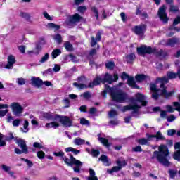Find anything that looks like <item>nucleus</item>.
Instances as JSON below:
<instances>
[{
    "label": "nucleus",
    "mask_w": 180,
    "mask_h": 180,
    "mask_svg": "<svg viewBox=\"0 0 180 180\" xmlns=\"http://www.w3.org/2000/svg\"><path fill=\"white\" fill-rule=\"evenodd\" d=\"M178 75V71L177 74L174 72H167V77H163L162 78H158L156 82L157 84H160V89H157V86L155 84H151L150 85V91L153 92L152 98L155 99V101H157L160 95H163L165 98L172 96V95H174V91L167 92L165 86H164V84H168L169 79H174V78H176Z\"/></svg>",
    "instance_id": "obj_1"
},
{
    "label": "nucleus",
    "mask_w": 180,
    "mask_h": 180,
    "mask_svg": "<svg viewBox=\"0 0 180 180\" xmlns=\"http://www.w3.org/2000/svg\"><path fill=\"white\" fill-rule=\"evenodd\" d=\"M106 94H110L112 101L119 102V103H124L128 98L127 94H126V92L116 86L110 88L108 85H105V90L102 93L103 98L106 96Z\"/></svg>",
    "instance_id": "obj_2"
},
{
    "label": "nucleus",
    "mask_w": 180,
    "mask_h": 180,
    "mask_svg": "<svg viewBox=\"0 0 180 180\" xmlns=\"http://www.w3.org/2000/svg\"><path fill=\"white\" fill-rule=\"evenodd\" d=\"M135 98H131V103L129 105L124 106L121 110L122 112H127V110H132V114L139 113V110L141 106H146L147 101H146V96L142 94L138 93L136 94Z\"/></svg>",
    "instance_id": "obj_3"
},
{
    "label": "nucleus",
    "mask_w": 180,
    "mask_h": 180,
    "mask_svg": "<svg viewBox=\"0 0 180 180\" xmlns=\"http://www.w3.org/2000/svg\"><path fill=\"white\" fill-rule=\"evenodd\" d=\"M42 116L48 120H56L60 122L63 126L65 127H71L72 126V120L68 116H61L58 114L51 112H44Z\"/></svg>",
    "instance_id": "obj_4"
},
{
    "label": "nucleus",
    "mask_w": 180,
    "mask_h": 180,
    "mask_svg": "<svg viewBox=\"0 0 180 180\" xmlns=\"http://www.w3.org/2000/svg\"><path fill=\"white\" fill-rule=\"evenodd\" d=\"M159 151H155L152 158H157V160L165 165V167L169 166V161L167 159L168 157V147L165 145H160L158 148Z\"/></svg>",
    "instance_id": "obj_5"
},
{
    "label": "nucleus",
    "mask_w": 180,
    "mask_h": 180,
    "mask_svg": "<svg viewBox=\"0 0 180 180\" xmlns=\"http://www.w3.org/2000/svg\"><path fill=\"white\" fill-rule=\"evenodd\" d=\"M85 81H86V79L84 76L80 77L78 78L79 83L75 82L73 83V85L77 89L81 90V89H86V88H94V86H96V85H99L101 82H103V79H101V77H96V79H94L93 82L89 83V84L87 86L85 84Z\"/></svg>",
    "instance_id": "obj_6"
},
{
    "label": "nucleus",
    "mask_w": 180,
    "mask_h": 180,
    "mask_svg": "<svg viewBox=\"0 0 180 180\" xmlns=\"http://www.w3.org/2000/svg\"><path fill=\"white\" fill-rule=\"evenodd\" d=\"M63 160L67 165L71 167L72 165H76L73 167V171L75 172H79L81 171V167H82V162L79 161V160L75 159L73 156H70V158L68 159L67 157H63Z\"/></svg>",
    "instance_id": "obj_7"
},
{
    "label": "nucleus",
    "mask_w": 180,
    "mask_h": 180,
    "mask_svg": "<svg viewBox=\"0 0 180 180\" xmlns=\"http://www.w3.org/2000/svg\"><path fill=\"white\" fill-rule=\"evenodd\" d=\"M16 143L18 144V148L15 149V154H27V146H26V141L22 139H19L16 141Z\"/></svg>",
    "instance_id": "obj_8"
},
{
    "label": "nucleus",
    "mask_w": 180,
    "mask_h": 180,
    "mask_svg": "<svg viewBox=\"0 0 180 180\" xmlns=\"http://www.w3.org/2000/svg\"><path fill=\"white\" fill-rule=\"evenodd\" d=\"M117 166L113 167L111 169H108L107 172L108 174H113V172H119L122 169V167H126V160L123 158H120L116 161Z\"/></svg>",
    "instance_id": "obj_9"
},
{
    "label": "nucleus",
    "mask_w": 180,
    "mask_h": 180,
    "mask_svg": "<svg viewBox=\"0 0 180 180\" xmlns=\"http://www.w3.org/2000/svg\"><path fill=\"white\" fill-rule=\"evenodd\" d=\"M156 51L157 49L146 45L137 48V53L138 54H140V56H144V54H153V53H156Z\"/></svg>",
    "instance_id": "obj_10"
},
{
    "label": "nucleus",
    "mask_w": 180,
    "mask_h": 180,
    "mask_svg": "<svg viewBox=\"0 0 180 180\" xmlns=\"http://www.w3.org/2000/svg\"><path fill=\"white\" fill-rule=\"evenodd\" d=\"M10 108L15 116H21L23 113V107L18 103H12Z\"/></svg>",
    "instance_id": "obj_11"
},
{
    "label": "nucleus",
    "mask_w": 180,
    "mask_h": 180,
    "mask_svg": "<svg viewBox=\"0 0 180 180\" xmlns=\"http://www.w3.org/2000/svg\"><path fill=\"white\" fill-rule=\"evenodd\" d=\"M166 11L167 7H165V6H162V7H160L158 11V16L160 20L163 22V23H168V20H169V18H168V15H167Z\"/></svg>",
    "instance_id": "obj_12"
},
{
    "label": "nucleus",
    "mask_w": 180,
    "mask_h": 180,
    "mask_svg": "<svg viewBox=\"0 0 180 180\" xmlns=\"http://www.w3.org/2000/svg\"><path fill=\"white\" fill-rule=\"evenodd\" d=\"M121 78L122 79H127V84L131 88L139 89L137 84H136V82H134V77L129 76L126 72H123Z\"/></svg>",
    "instance_id": "obj_13"
},
{
    "label": "nucleus",
    "mask_w": 180,
    "mask_h": 180,
    "mask_svg": "<svg viewBox=\"0 0 180 180\" xmlns=\"http://www.w3.org/2000/svg\"><path fill=\"white\" fill-rule=\"evenodd\" d=\"M178 23H180V17H177L173 22V25H172L169 28V33L167 34V36L169 37H171V36H174V34H175V32H180V28L176 27V25H178Z\"/></svg>",
    "instance_id": "obj_14"
},
{
    "label": "nucleus",
    "mask_w": 180,
    "mask_h": 180,
    "mask_svg": "<svg viewBox=\"0 0 180 180\" xmlns=\"http://www.w3.org/2000/svg\"><path fill=\"white\" fill-rule=\"evenodd\" d=\"M119 79V76H117V74H114V77L112 76V75H110L109 73H106L104 78L103 79V84L108 83V84H112V82H116Z\"/></svg>",
    "instance_id": "obj_15"
},
{
    "label": "nucleus",
    "mask_w": 180,
    "mask_h": 180,
    "mask_svg": "<svg viewBox=\"0 0 180 180\" xmlns=\"http://www.w3.org/2000/svg\"><path fill=\"white\" fill-rule=\"evenodd\" d=\"M132 30L138 36H143V34H144V32H146V25L143 24L139 26H135Z\"/></svg>",
    "instance_id": "obj_16"
},
{
    "label": "nucleus",
    "mask_w": 180,
    "mask_h": 180,
    "mask_svg": "<svg viewBox=\"0 0 180 180\" xmlns=\"http://www.w3.org/2000/svg\"><path fill=\"white\" fill-rule=\"evenodd\" d=\"M81 19H82V18L81 17V15H79V14L78 13H75V15H70L68 18V24L69 25H72L74 23H77L78 22H79V20H81Z\"/></svg>",
    "instance_id": "obj_17"
},
{
    "label": "nucleus",
    "mask_w": 180,
    "mask_h": 180,
    "mask_svg": "<svg viewBox=\"0 0 180 180\" xmlns=\"http://www.w3.org/2000/svg\"><path fill=\"white\" fill-rule=\"evenodd\" d=\"M173 105L176 108H172V106L171 105H166V109L167 112H169V113H173L174 110H177L178 112H179L180 115V103H179L178 102H174Z\"/></svg>",
    "instance_id": "obj_18"
},
{
    "label": "nucleus",
    "mask_w": 180,
    "mask_h": 180,
    "mask_svg": "<svg viewBox=\"0 0 180 180\" xmlns=\"http://www.w3.org/2000/svg\"><path fill=\"white\" fill-rule=\"evenodd\" d=\"M16 63V59L15 58V56L11 55L8 58V63L6 65L5 68H7V70H12L13 68V64Z\"/></svg>",
    "instance_id": "obj_19"
},
{
    "label": "nucleus",
    "mask_w": 180,
    "mask_h": 180,
    "mask_svg": "<svg viewBox=\"0 0 180 180\" xmlns=\"http://www.w3.org/2000/svg\"><path fill=\"white\" fill-rule=\"evenodd\" d=\"M31 84L37 88H40L43 85V80L39 77H31Z\"/></svg>",
    "instance_id": "obj_20"
},
{
    "label": "nucleus",
    "mask_w": 180,
    "mask_h": 180,
    "mask_svg": "<svg viewBox=\"0 0 180 180\" xmlns=\"http://www.w3.org/2000/svg\"><path fill=\"white\" fill-rule=\"evenodd\" d=\"M174 150H178L174 152L173 155V158L174 160H176L177 161H180V142H176L174 144Z\"/></svg>",
    "instance_id": "obj_21"
},
{
    "label": "nucleus",
    "mask_w": 180,
    "mask_h": 180,
    "mask_svg": "<svg viewBox=\"0 0 180 180\" xmlns=\"http://www.w3.org/2000/svg\"><path fill=\"white\" fill-rule=\"evenodd\" d=\"M179 42V39L178 38H172L168 39L167 42L164 44V42L162 41H160V44H163L165 46H170V47H174L175 44H178Z\"/></svg>",
    "instance_id": "obj_22"
},
{
    "label": "nucleus",
    "mask_w": 180,
    "mask_h": 180,
    "mask_svg": "<svg viewBox=\"0 0 180 180\" xmlns=\"http://www.w3.org/2000/svg\"><path fill=\"white\" fill-rule=\"evenodd\" d=\"M146 136L149 141L152 140V139H158V140H162V139H164V136H162V134H161L160 132H158L156 135H150L147 134Z\"/></svg>",
    "instance_id": "obj_23"
},
{
    "label": "nucleus",
    "mask_w": 180,
    "mask_h": 180,
    "mask_svg": "<svg viewBox=\"0 0 180 180\" xmlns=\"http://www.w3.org/2000/svg\"><path fill=\"white\" fill-rule=\"evenodd\" d=\"M99 160L100 161H102L105 167H109V165H110V160L108 158V156L103 155L100 157Z\"/></svg>",
    "instance_id": "obj_24"
},
{
    "label": "nucleus",
    "mask_w": 180,
    "mask_h": 180,
    "mask_svg": "<svg viewBox=\"0 0 180 180\" xmlns=\"http://www.w3.org/2000/svg\"><path fill=\"white\" fill-rule=\"evenodd\" d=\"M86 180H99L98 176H96L95 171L92 169H89V176L86 178Z\"/></svg>",
    "instance_id": "obj_25"
},
{
    "label": "nucleus",
    "mask_w": 180,
    "mask_h": 180,
    "mask_svg": "<svg viewBox=\"0 0 180 180\" xmlns=\"http://www.w3.org/2000/svg\"><path fill=\"white\" fill-rule=\"evenodd\" d=\"M101 37H101V33L99 32L96 34V39H95V37H91V46H92V47H94V46H96V42L100 41Z\"/></svg>",
    "instance_id": "obj_26"
},
{
    "label": "nucleus",
    "mask_w": 180,
    "mask_h": 180,
    "mask_svg": "<svg viewBox=\"0 0 180 180\" xmlns=\"http://www.w3.org/2000/svg\"><path fill=\"white\" fill-rule=\"evenodd\" d=\"M60 126V124L57 122H52L51 123H46V127L47 129H57Z\"/></svg>",
    "instance_id": "obj_27"
},
{
    "label": "nucleus",
    "mask_w": 180,
    "mask_h": 180,
    "mask_svg": "<svg viewBox=\"0 0 180 180\" xmlns=\"http://www.w3.org/2000/svg\"><path fill=\"white\" fill-rule=\"evenodd\" d=\"M21 131L22 133H27L29 131V121L25 120L23 124V127L21 128Z\"/></svg>",
    "instance_id": "obj_28"
},
{
    "label": "nucleus",
    "mask_w": 180,
    "mask_h": 180,
    "mask_svg": "<svg viewBox=\"0 0 180 180\" xmlns=\"http://www.w3.org/2000/svg\"><path fill=\"white\" fill-rule=\"evenodd\" d=\"M48 29H53L55 30H58L60 29V25L54 24L53 22H49L46 25Z\"/></svg>",
    "instance_id": "obj_29"
},
{
    "label": "nucleus",
    "mask_w": 180,
    "mask_h": 180,
    "mask_svg": "<svg viewBox=\"0 0 180 180\" xmlns=\"http://www.w3.org/2000/svg\"><path fill=\"white\" fill-rule=\"evenodd\" d=\"M73 143L75 144V146H82L85 144V140L81 138H77L74 140Z\"/></svg>",
    "instance_id": "obj_30"
},
{
    "label": "nucleus",
    "mask_w": 180,
    "mask_h": 180,
    "mask_svg": "<svg viewBox=\"0 0 180 180\" xmlns=\"http://www.w3.org/2000/svg\"><path fill=\"white\" fill-rule=\"evenodd\" d=\"M135 78L137 82H142L147 79V76L146 75H137Z\"/></svg>",
    "instance_id": "obj_31"
},
{
    "label": "nucleus",
    "mask_w": 180,
    "mask_h": 180,
    "mask_svg": "<svg viewBox=\"0 0 180 180\" xmlns=\"http://www.w3.org/2000/svg\"><path fill=\"white\" fill-rule=\"evenodd\" d=\"M61 54V50L60 49H55L52 51L51 56L52 58L54 60V58H57L58 56Z\"/></svg>",
    "instance_id": "obj_32"
},
{
    "label": "nucleus",
    "mask_w": 180,
    "mask_h": 180,
    "mask_svg": "<svg viewBox=\"0 0 180 180\" xmlns=\"http://www.w3.org/2000/svg\"><path fill=\"white\" fill-rule=\"evenodd\" d=\"M98 141H100V143H101V144L103 146H105V147L109 146V141L105 138L98 136Z\"/></svg>",
    "instance_id": "obj_33"
},
{
    "label": "nucleus",
    "mask_w": 180,
    "mask_h": 180,
    "mask_svg": "<svg viewBox=\"0 0 180 180\" xmlns=\"http://www.w3.org/2000/svg\"><path fill=\"white\" fill-rule=\"evenodd\" d=\"M64 47L66 49L67 51H72V44L70 43L69 41H66L64 43Z\"/></svg>",
    "instance_id": "obj_34"
},
{
    "label": "nucleus",
    "mask_w": 180,
    "mask_h": 180,
    "mask_svg": "<svg viewBox=\"0 0 180 180\" xmlns=\"http://www.w3.org/2000/svg\"><path fill=\"white\" fill-rule=\"evenodd\" d=\"M169 175L172 179H175V176H176V174H178V171L174 169H169Z\"/></svg>",
    "instance_id": "obj_35"
},
{
    "label": "nucleus",
    "mask_w": 180,
    "mask_h": 180,
    "mask_svg": "<svg viewBox=\"0 0 180 180\" xmlns=\"http://www.w3.org/2000/svg\"><path fill=\"white\" fill-rule=\"evenodd\" d=\"M136 58V56L134 53H130L129 55H127L126 57V60L127 63H131Z\"/></svg>",
    "instance_id": "obj_36"
},
{
    "label": "nucleus",
    "mask_w": 180,
    "mask_h": 180,
    "mask_svg": "<svg viewBox=\"0 0 180 180\" xmlns=\"http://www.w3.org/2000/svg\"><path fill=\"white\" fill-rule=\"evenodd\" d=\"M53 39L56 41V43H58V44H61V41H63L61 35L60 34H56V35H54Z\"/></svg>",
    "instance_id": "obj_37"
},
{
    "label": "nucleus",
    "mask_w": 180,
    "mask_h": 180,
    "mask_svg": "<svg viewBox=\"0 0 180 180\" xmlns=\"http://www.w3.org/2000/svg\"><path fill=\"white\" fill-rule=\"evenodd\" d=\"M105 67L108 70H113V68H115V63L109 61L105 64Z\"/></svg>",
    "instance_id": "obj_38"
},
{
    "label": "nucleus",
    "mask_w": 180,
    "mask_h": 180,
    "mask_svg": "<svg viewBox=\"0 0 180 180\" xmlns=\"http://www.w3.org/2000/svg\"><path fill=\"white\" fill-rule=\"evenodd\" d=\"M137 141L139 143H140L141 146H146L148 144V141L146 139L142 138L137 139Z\"/></svg>",
    "instance_id": "obj_39"
},
{
    "label": "nucleus",
    "mask_w": 180,
    "mask_h": 180,
    "mask_svg": "<svg viewBox=\"0 0 180 180\" xmlns=\"http://www.w3.org/2000/svg\"><path fill=\"white\" fill-rule=\"evenodd\" d=\"M41 45H40V44H38L36 45V47H35V56H38V54H39L40 51H41Z\"/></svg>",
    "instance_id": "obj_40"
},
{
    "label": "nucleus",
    "mask_w": 180,
    "mask_h": 180,
    "mask_svg": "<svg viewBox=\"0 0 180 180\" xmlns=\"http://www.w3.org/2000/svg\"><path fill=\"white\" fill-rule=\"evenodd\" d=\"M80 124H82L83 126H89V121L85 118H81L80 119Z\"/></svg>",
    "instance_id": "obj_41"
},
{
    "label": "nucleus",
    "mask_w": 180,
    "mask_h": 180,
    "mask_svg": "<svg viewBox=\"0 0 180 180\" xmlns=\"http://www.w3.org/2000/svg\"><path fill=\"white\" fill-rule=\"evenodd\" d=\"M17 84L19 85H25L26 84V80L24 78H17Z\"/></svg>",
    "instance_id": "obj_42"
},
{
    "label": "nucleus",
    "mask_w": 180,
    "mask_h": 180,
    "mask_svg": "<svg viewBox=\"0 0 180 180\" xmlns=\"http://www.w3.org/2000/svg\"><path fill=\"white\" fill-rule=\"evenodd\" d=\"M49 53H46L40 60L39 63L43 64V63H46L47 60H49Z\"/></svg>",
    "instance_id": "obj_43"
},
{
    "label": "nucleus",
    "mask_w": 180,
    "mask_h": 180,
    "mask_svg": "<svg viewBox=\"0 0 180 180\" xmlns=\"http://www.w3.org/2000/svg\"><path fill=\"white\" fill-rule=\"evenodd\" d=\"M69 57H70L71 61H72V63H78V61H79V59H78V58H77V56H75L72 54L69 55Z\"/></svg>",
    "instance_id": "obj_44"
},
{
    "label": "nucleus",
    "mask_w": 180,
    "mask_h": 180,
    "mask_svg": "<svg viewBox=\"0 0 180 180\" xmlns=\"http://www.w3.org/2000/svg\"><path fill=\"white\" fill-rule=\"evenodd\" d=\"M43 15L44 18H45V19H46L47 20H53V17L50 16V15H49V13H47L46 11H44L43 13Z\"/></svg>",
    "instance_id": "obj_45"
},
{
    "label": "nucleus",
    "mask_w": 180,
    "mask_h": 180,
    "mask_svg": "<svg viewBox=\"0 0 180 180\" xmlns=\"http://www.w3.org/2000/svg\"><path fill=\"white\" fill-rule=\"evenodd\" d=\"M109 117H115V116H117V112L115 110H112L108 112Z\"/></svg>",
    "instance_id": "obj_46"
},
{
    "label": "nucleus",
    "mask_w": 180,
    "mask_h": 180,
    "mask_svg": "<svg viewBox=\"0 0 180 180\" xmlns=\"http://www.w3.org/2000/svg\"><path fill=\"white\" fill-rule=\"evenodd\" d=\"M1 169L4 172H9L11 171V167L6 165H1Z\"/></svg>",
    "instance_id": "obj_47"
},
{
    "label": "nucleus",
    "mask_w": 180,
    "mask_h": 180,
    "mask_svg": "<svg viewBox=\"0 0 180 180\" xmlns=\"http://www.w3.org/2000/svg\"><path fill=\"white\" fill-rule=\"evenodd\" d=\"M21 161H25L27 163V165L30 168L32 167H33V162H32V161L27 160V159H25V158H21Z\"/></svg>",
    "instance_id": "obj_48"
},
{
    "label": "nucleus",
    "mask_w": 180,
    "mask_h": 180,
    "mask_svg": "<svg viewBox=\"0 0 180 180\" xmlns=\"http://www.w3.org/2000/svg\"><path fill=\"white\" fill-rule=\"evenodd\" d=\"M4 135L2 134H0V147H4V146H6V143H5V141L3 140Z\"/></svg>",
    "instance_id": "obj_49"
},
{
    "label": "nucleus",
    "mask_w": 180,
    "mask_h": 180,
    "mask_svg": "<svg viewBox=\"0 0 180 180\" xmlns=\"http://www.w3.org/2000/svg\"><path fill=\"white\" fill-rule=\"evenodd\" d=\"M82 96H83V98H84V99H89V98H91V94L89 91H87V92L83 93Z\"/></svg>",
    "instance_id": "obj_50"
},
{
    "label": "nucleus",
    "mask_w": 180,
    "mask_h": 180,
    "mask_svg": "<svg viewBox=\"0 0 180 180\" xmlns=\"http://www.w3.org/2000/svg\"><path fill=\"white\" fill-rule=\"evenodd\" d=\"M78 12H80V13H84L85 11H86V6H79L77 8Z\"/></svg>",
    "instance_id": "obj_51"
},
{
    "label": "nucleus",
    "mask_w": 180,
    "mask_h": 180,
    "mask_svg": "<svg viewBox=\"0 0 180 180\" xmlns=\"http://www.w3.org/2000/svg\"><path fill=\"white\" fill-rule=\"evenodd\" d=\"M53 155H55V157H63V158H64V152H63V151L54 152Z\"/></svg>",
    "instance_id": "obj_52"
},
{
    "label": "nucleus",
    "mask_w": 180,
    "mask_h": 180,
    "mask_svg": "<svg viewBox=\"0 0 180 180\" xmlns=\"http://www.w3.org/2000/svg\"><path fill=\"white\" fill-rule=\"evenodd\" d=\"M44 155H46V154L44 153V152H43V151H39V152H37V157H38V158H39L40 160H43V158H44Z\"/></svg>",
    "instance_id": "obj_53"
},
{
    "label": "nucleus",
    "mask_w": 180,
    "mask_h": 180,
    "mask_svg": "<svg viewBox=\"0 0 180 180\" xmlns=\"http://www.w3.org/2000/svg\"><path fill=\"white\" fill-rule=\"evenodd\" d=\"M20 124V120L16 119L13 121V126H14V127H18V126H19Z\"/></svg>",
    "instance_id": "obj_54"
},
{
    "label": "nucleus",
    "mask_w": 180,
    "mask_h": 180,
    "mask_svg": "<svg viewBox=\"0 0 180 180\" xmlns=\"http://www.w3.org/2000/svg\"><path fill=\"white\" fill-rule=\"evenodd\" d=\"M99 154H100L99 150H95V149L91 150V155H93L94 157H98Z\"/></svg>",
    "instance_id": "obj_55"
},
{
    "label": "nucleus",
    "mask_w": 180,
    "mask_h": 180,
    "mask_svg": "<svg viewBox=\"0 0 180 180\" xmlns=\"http://www.w3.org/2000/svg\"><path fill=\"white\" fill-rule=\"evenodd\" d=\"M33 147H34L35 148H44L43 145L38 142H34L33 143Z\"/></svg>",
    "instance_id": "obj_56"
},
{
    "label": "nucleus",
    "mask_w": 180,
    "mask_h": 180,
    "mask_svg": "<svg viewBox=\"0 0 180 180\" xmlns=\"http://www.w3.org/2000/svg\"><path fill=\"white\" fill-rule=\"evenodd\" d=\"M91 10H92V12H94L95 13L96 19H98L99 13H98V10L96 9V8L92 7Z\"/></svg>",
    "instance_id": "obj_57"
},
{
    "label": "nucleus",
    "mask_w": 180,
    "mask_h": 180,
    "mask_svg": "<svg viewBox=\"0 0 180 180\" xmlns=\"http://www.w3.org/2000/svg\"><path fill=\"white\" fill-rule=\"evenodd\" d=\"M175 119H176V117L174 115H171L170 116L167 117V122H174V120H175Z\"/></svg>",
    "instance_id": "obj_58"
},
{
    "label": "nucleus",
    "mask_w": 180,
    "mask_h": 180,
    "mask_svg": "<svg viewBox=\"0 0 180 180\" xmlns=\"http://www.w3.org/2000/svg\"><path fill=\"white\" fill-rule=\"evenodd\" d=\"M53 71L55 72H58V71H60V70H61V66H60V65H57L56 64L53 68Z\"/></svg>",
    "instance_id": "obj_59"
},
{
    "label": "nucleus",
    "mask_w": 180,
    "mask_h": 180,
    "mask_svg": "<svg viewBox=\"0 0 180 180\" xmlns=\"http://www.w3.org/2000/svg\"><path fill=\"white\" fill-rule=\"evenodd\" d=\"M179 9L178 8V6H170V11L171 12H178Z\"/></svg>",
    "instance_id": "obj_60"
},
{
    "label": "nucleus",
    "mask_w": 180,
    "mask_h": 180,
    "mask_svg": "<svg viewBox=\"0 0 180 180\" xmlns=\"http://www.w3.org/2000/svg\"><path fill=\"white\" fill-rule=\"evenodd\" d=\"M8 109H6L4 110H0V117H4L6 113H8Z\"/></svg>",
    "instance_id": "obj_61"
},
{
    "label": "nucleus",
    "mask_w": 180,
    "mask_h": 180,
    "mask_svg": "<svg viewBox=\"0 0 180 180\" xmlns=\"http://www.w3.org/2000/svg\"><path fill=\"white\" fill-rule=\"evenodd\" d=\"M176 133V131L174 129H169L167 131V134L168 136H174Z\"/></svg>",
    "instance_id": "obj_62"
},
{
    "label": "nucleus",
    "mask_w": 180,
    "mask_h": 180,
    "mask_svg": "<svg viewBox=\"0 0 180 180\" xmlns=\"http://www.w3.org/2000/svg\"><path fill=\"white\" fill-rule=\"evenodd\" d=\"M110 124H112V126H117V124H119V121L116 120H111L110 121Z\"/></svg>",
    "instance_id": "obj_63"
},
{
    "label": "nucleus",
    "mask_w": 180,
    "mask_h": 180,
    "mask_svg": "<svg viewBox=\"0 0 180 180\" xmlns=\"http://www.w3.org/2000/svg\"><path fill=\"white\" fill-rule=\"evenodd\" d=\"M132 150H133V151H135V152H140V151H141V146H138L135 148H133Z\"/></svg>",
    "instance_id": "obj_64"
}]
</instances>
